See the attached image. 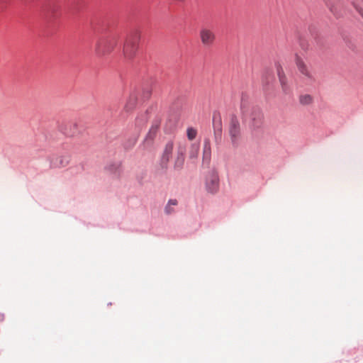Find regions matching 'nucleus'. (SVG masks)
I'll list each match as a JSON object with an SVG mask.
<instances>
[{
    "instance_id": "f257e3e1",
    "label": "nucleus",
    "mask_w": 363,
    "mask_h": 363,
    "mask_svg": "<svg viewBox=\"0 0 363 363\" xmlns=\"http://www.w3.org/2000/svg\"><path fill=\"white\" fill-rule=\"evenodd\" d=\"M140 35L138 32L130 34L123 45V55L125 60H132L138 50Z\"/></svg>"
},
{
    "instance_id": "f03ea898",
    "label": "nucleus",
    "mask_w": 363,
    "mask_h": 363,
    "mask_svg": "<svg viewBox=\"0 0 363 363\" xmlns=\"http://www.w3.org/2000/svg\"><path fill=\"white\" fill-rule=\"evenodd\" d=\"M295 63L298 72L305 82L311 84L315 81L313 69L298 55L295 56Z\"/></svg>"
},
{
    "instance_id": "7ed1b4c3",
    "label": "nucleus",
    "mask_w": 363,
    "mask_h": 363,
    "mask_svg": "<svg viewBox=\"0 0 363 363\" xmlns=\"http://www.w3.org/2000/svg\"><path fill=\"white\" fill-rule=\"evenodd\" d=\"M118 44V38L113 36L107 39L99 41L95 48L96 52L99 55H104L110 53Z\"/></svg>"
},
{
    "instance_id": "20e7f679",
    "label": "nucleus",
    "mask_w": 363,
    "mask_h": 363,
    "mask_svg": "<svg viewBox=\"0 0 363 363\" xmlns=\"http://www.w3.org/2000/svg\"><path fill=\"white\" fill-rule=\"evenodd\" d=\"M228 134L233 147H238L241 139L240 124L236 117H232L228 127Z\"/></svg>"
},
{
    "instance_id": "39448f33",
    "label": "nucleus",
    "mask_w": 363,
    "mask_h": 363,
    "mask_svg": "<svg viewBox=\"0 0 363 363\" xmlns=\"http://www.w3.org/2000/svg\"><path fill=\"white\" fill-rule=\"evenodd\" d=\"M199 38L204 47L212 46L216 39V33L208 28H202L199 30Z\"/></svg>"
},
{
    "instance_id": "423d86ee",
    "label": "nucleus",
    "mask_w": 363,
    "mask_h": 363,
    "mask_svg": "<svg viewBox=\"0 0 363 363\" xmlns=\"http://www.w3.org/2000/svg\"><path fill=\"white\" fill-rule=\"evenodd\" d=\"M263 113L257 108H252L250 114V125L253 129L260 128L263 124Z\"/></svg>"
},
{
    "instance_id": "0eeeda50",
    "label": "nucleus",
    "mask_w": 363,
    "mask_h": 363,
    "mask_svg": "<svg viewBox=\"0 0 363 363\" xmlns=\"http://www.w3.org/2000/svg\"><path fill=\"white\" fill-rule=\"evenodd\" d=\"M219 187V179L218 177L215 173H211L206 177V188L208 192L211 194H215L218 190Z\"/></svg>"
},
{
    "instance_id": "6e6552de",
    "label": "nucleus",
    "mask_w": 363,
    "mask_h": 363,
    "mask_svg": "<svg viewBox=\"0 0 363 363\" xmlns=\"http://www.w3.org/2000/svg\"><path fill=\"white\" fill-rule=\"evenodd\" d=\"M185 152H186V143H179L177 148V157L174 161V168L177 169H180L182 168L184 159H185Z\"/></svg>"
},
{
    "instance_id": "1a4fd4ad",
    "label": "nucleus",
    "mask_w": 363,
    "mask_h": 363,
    "mask_svg": "<svg viewBox=\"0 0 363 363\" xmlns=\"http://www.w3.org/2000/svg\"><path fill=\"white\" fill-rule=\"evenodd\" d=\"M211 158V141L209 139H205L203 142V164L208 166L210 163Z\"/></svg>"
},
{
    "instance_id": "9d476101",
    "label": "nucleus",
    "mask_w": 363,
    "mask_h": 363,
    "mask_svg": "<svg viewBox=\"0 0 363 363\" xmlns=\"http://www.w3.org/2000/svg\"><path fill=\"white\" fill-rule=\"evenodd\" d=\"M174 150V143L172 141H169L164 147L162 157V162L163 164H167L170 158L172 157V152Z\"/></svg>"
},
{
    "instance_id": "9b49d317",
    "label": "nucleus",
    "mask_w": 363,
    "mask_h": 363,
    "mask_svg": "<svg viewBox=\"0 0 363 363\" xmlns=\"http://www.w3.org/2000/svg\"><path fill=\"white\" fill-rule=\"evenodd\" d=\"M69 163V158L67 156H58L52 160V165L53 167H65Z\"/></svg>"
},
{
    "instance_id": "f8f14e48",
    "label": "nucleus",
    "mask_w": 363,
    "mask_h": 363,
    "mask_svg": "<svg viewBox=\"0 0 363 363\" xmlns=\"http://www.w3.org/2000/svg\"><path fill=\"white\" fill-rule=\"evenodd\" d=\"M313 102V97L311 94H302L299 96V103L303 106H308Z\"/></svg>"
},
{
    "instance_id": "ddd939ff",
    "label": "nucleus",
    "mask_w": 363,
    "mask_h": 363,
    "mask_svg": "<svg viewBox=\"0 0 363 363\" xmlns=\"http://www.w3.org/2000/svg\"><path fill=\"white\" fill-rule=\"evenodd\" d=\"M136 101L137 100H136L135 96H130V98L128 99V100L127 101V102L124 106V111L126 112L131 111L135 106Z\"/></svg>"
},
{
    "instance_id": "4468645a",
    "label": "nucleus",
    "mask_w": 363,
    "mask_h": 363,
    "mask_svg": "<svg viewBox=\"0 0 363 363\" xmlns=\"http://www.w3.org/2000/svg\"><path fill=\"white\" fill-rule=\"evenodd\" d=\"M178 202L176 199H170L169 200L167 204L164 208L165 213L167 215L172 214L174 212V206L177 205Z\"/></svg>"
},
{
    "instance_id": "2eb2a0df",
    "label": "nucleus",
    "mask_w": 363,
    "mask_h": 363,
    "mask_svg": "<svg viewBox=\"0 0 363 363\" xmlns=\"http://www.w3.org/2000/svg\"><path fill=\"white\" fill-rule=\"evenodd\" d=\"M199 152V146L197 144H192L191 145L189 157L191 160H195L197 158Z\"/></svg>"
},
{
    "instance_id": "dca6fc26",
    "label": "nucleus",
    "mask_w": 363,
    "mask_h": 363,
    "mask_svg": "<svg viewBox=\"0 0 363 363\" xmlns=\"http://www.w3.org/2000/svg\"><path fill=\"white\" fill-rule=\"evenodd\" d=\"M159 129V125L158 124H154L151 126L147 135V137H146V140H152L157 133V130Z\"/></svg>"
},
{
    "instance_id": "f3484780",
    "label": "nucleus",
    "mask_w": 363,
    "mask_h": 363,
    "mask_svg": "<svg viewBox=\"0 0 363 363\" xmlns=\"http://www.w3.org/2000/svg\"><path fill=\"white\" fill-rule=\"evenodd\" d=\"M279 82H280V84L281 86V89L282 90L286 93L289 90V85H288V82H287V79L286 77H285L284 74H279Z\"/></svg>"
},
{
    "instance_id": "a211bd4d",
    "label": "nucleus",
    "mask_w": 363,
    "mask_h": 363,
    "mask_svg": "<svg viewBox=\"0 0 363 363\" xmlns=\"http://www.w3.org/2000/svg\"><path fill=\"white\" fill-rule=\"evenodd\" d=\"M186 135L189 140H193L196 137L197 131L194 128H188L186 130Z\"/></svg>"
},
{
    "instance_id": "6ab92c4d",
    "label": "nucleus",
    "mask_w": 363,
    "mask_h": 363,
    "mask_svg": "<svg viewBox=\"0 0 363 363\" xmlns=\"http://www.w3.org/2000/svg\"><path fill=\"white\" fill-rule=\"evenodd\" d=\"M353 6L355 9V10L357 11V13L362 16L363 18V9L359 6L358 5H356V4L354 2Z\"/></svg>"
},
{
    "instance_id": "aec40b11",
    "label": "nucleus",
    "mask_w": 363,
    "mask_h": 363,
    "mask_svg": "<svg viewBox=\"0 0 363 363\" xmlns=\"http://www.w3.org/2000/svg\"><path fill=\"white\" fill-rule=\"evenodd\" d=\"M221 138V133L220 131L216 133V139H220Z\"/></svg>"
}]
</instances>
